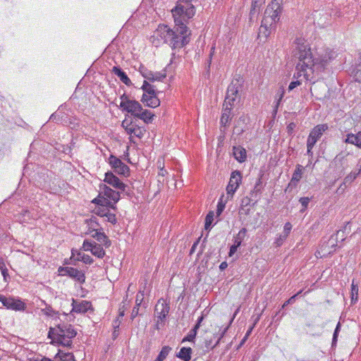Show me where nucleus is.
I'll return each instance as SVG.
<instances>
[{"mask_svg":"<svg viewBox=\"0 0 361 361\" xmlns=\"http://www.w3.org/2000/svg\"><path fill=\"white\" fill-rule=\"evenodd\" d=\"M296 47L293 50V56L299 60L296 65L297 74L293 78H298L302 75L307 80L310 79V74L319 73L323 71L326 66L334 59L337 54L336 51L329 48L324 49L319 54L318 58L312 59L309 44L302 38L295 40Z\"/></svg>","mask_w":361,"mask_h":361,"instance_id":"f257e3e1","label":"nucleus"},{"mask_svg":"<svg viewBox=\"0 0 361 361\" xmlns=\"http://www.w3.org/2000/svg\"><path fill=\"white\" fill-rule=\"evenodd\" d=\"M175 30L170 29L167 25H159L154 32L153 37L160 38L164 43L170 45L173 49L180 48L188 42V29L186 25L180 20V24L176 25Z\"/></svg>","mask_w":361,"mask_h":361,"instance_id":"f03ea898","label":"nucleus"},{"mask_svg":"<svg viewBox=\"0 0 361 361\" xmlns=\"http://www.w3.org/2000/svg\"><path fill=\"white\" fill-rule=\"evenodd\" d=\"M281 3L282 0H273L267 6L259 29V37L267 38L271 34L272 27L279 20V15L281 12Z\"/></svg>","mask_w":361,"mask_h":361,"instance_id":"7ed1b4c3","label":"nucleus"},{"mask_svg":"<svg viewBox=\"0 0 361 361\" xmlns=\"http://www.w3.org/2000/svg\"><path fill=\"white\" fill-rule=\"evenodd\" d=\"M77 332L71 324H60L55 327H50L48 338L51 339V343L59 345L71 347L72 339L75 337Z\"/></svg>","mask_w":361,"mask_h":361,"instance_id":"20e7f679","label":"nucleus"},{"mask_svg":"<svg viewBox=\"0 0 361 361\" xmlns=\"http://www.w3.org/2000/svg\"><path fill=\"white\" fill-rule=\"evenodd\" d=\"M171 11L176 25H178L180 20L183 23V21L191 18L195 15V7L191 4H187V7L178 5Z\"/></svg>","mask_w":361,"mask_h":361,"instance_id":"39448f33","label":"nucleus"},{"mask_svg":"<svg viewBox=\"0 0 361 361\" xmlns=\"http://www.w3.org/2000/svg\"><path fill=\"white\" fill-rule=\"evenodd\" d=\"M58 271L61 276H68L81 284L84 283L85 281L84 272L75 268L71 267H60Z\"/></svg>","mask_w":361,"mask_h":361,"instance_id":"423d86ee","label":"nucleus"},{"mask_svg":"<svg viewBox=\"0 0 361 361\" xmlns=\"http://www.w3.org/2000/svg\"><path fill=\"white\" fill-rule=\"evenodd\" d=\"M109 164L115 173L123 176H128L130 174L129 167L124 164L119 158L111 154L109 158Z\"/></svg>","mask_w":361,"mask_h":361,"instance_id":"0eeeda50","label":"nucleus"},{"mask_svg":"<svg viewBox=\"0 0 361 361\" xmlns=\"http://www.w3.org/2000/svg\"><path fill=\"white\" fill-rule=\"evenodd\" d=\"M238 82L235 83L233 81L228 85L226 95L223 104L224 106H231V109L235 106L238 99Z\"/></svg>","mask_w":361,"mask_h":361,"instance_id":"6e6552de","label":"nucleus"},{"mask_svg":"<svg viewBox=\"0 0 361 361\" xmlns=\"http://www.w3.org/2000/svg\"><path fill=\"white\" fill-rule=\"evenodd\" d=\"M140 73L146 80L150 82L162 81L166 77V70H162L161 72H152L148 70L144 66H141L139 69Z\"/></svg>","mask_w":361,"mask_h":361,"instance_id":"1a4fd4ad","label":"nucleus"},{"mask_svg":"<svg viewBox=\"0 0 361 361\" xmlns=\"http://www.w3.org/2000/svg\"><path fill=\"white\" fill-rule=\"evenodd\" d=\"M0 302L7 309L15 311H23L26 307L25 304L20 300L6 298L4 295L0 296Z\"/></svg>","mask_w":361,"mask_h":361,"instance_id":"9d476101","label":"nucleus"},{"mask_svg":"<svg viewBox=\"0 0 361 361\" xmlns=\"http://www.w3.org/2000/svg\"><path fill=\"white\" fill-rule=\"evenodd\" d=\"M119 106L136 118L142 110V105L138 102L133 99L125 102V103L119 105Z\"/></svg>","mask_w":361,"mask_h":361,"instance_id":"9b49d317","label":"nucleus"},{"mask_svg":"<svg viewBox=\"0 0 361 361\" xmlns=\"http://www.w3.org/2000/svg\"><path fill=\"white\" fill-rule=\"evenodd\" d=\"M104 181L112 185L116 189H118L123 192H126L127 185L121 181L120 179L116 177L111 171H108L105 173Z\"/></svg>","mask_w":361,"mask_h":361,"instance_id":"f8f14e48","label":"nucleus"},{"mask_svg":"<svg viewBox=\"0 0 361 361\" xmlns=\"http://www.w3.org/2000/svg\"><path fill=\"white\" fill-rule=\"evenodd\" d=\"M241 174L238 171L232 172L226 190L228 195H233L241 182Z\"/></svg>","mask_w":361,"mask_h":361,"instance_id":"ddd939ff","label":"nucleus"},{"mask_svg":"<svg viewBox=\"0 0 361 361\" xmlns=\"http://www.w3.org/2000/svg\"><path fill=\"white\" fill-rule=\"evenodd\" d=\"M100 188V195H103L105 196L108 200H112L114 203V204L118 202L120 200V192H116L115 190H112L111 188L106 186L104 184H101L99 186Z\"/></svg>","mask_w":361,"mask_h":361,"instance_id":"4468645a","label":"nucleus"},{"mask_svg":"<svg viewBox=\"0 0 361 361\" xmlns=\"http://www.w3.org/2000/svg\"><path fill=\"white\" fill-rule=\"evenodd\" d=\"M170 310V307L165 301L159 300L155 306V313L161 321L165 319Z\"/></svg>","mask_w":361,"mask_h":361,"instance_id":"2eb2a0df","label":"nucleus"},{"mask_svg":"<svg viewBox=\"0 0 361 361\" xmlns=\"http://www.w3.org/2000/svg\"><path fill=\"white\" fill-rule=\"evenodd\" d=\"M72 306V312L76 313H85L91 309L92 305L90 302L87 300H82L78 302L75 300H73Z\"/></svg>","mask_w":361,"mask_h":361,"instance_id":"dca6fc26","label":"nucleus"},{"mask_svg":"<svg viewBox=\"0 0 361 361\" xmlns=\"http://www.w3.org/2000/svg\"><path fill=\"white\" fill-rule=\"evenodd\" d=\"M141 101L144 104L151 108H155L160 105V100L157 94L150 95L143 94Z\"/></svg>","mask_w":361,"mask_h":361,"instance_id":"f3484780","label":"nucleus"},{"mask_svg":"<svg viewBox=\"0 0 361 361\" xmlns=\"http://www.w3.org/2000/svg\"><path fill=\"white\" fill-rule=\"evenodd\" d=\"M304 170L305 168L302 166L300 164H298L296 166V169L293 174L290 182L289 183L288 187L286 188V190H288L290 188L295 187L297 185V183L302 178V175Z\"/></svg>","mask_w":361,"mask_h":361,"instance_id":"a211bd4d","label":"nucleus"},{"mask_svg":"<svg viewBox=\"0 0 361 361\" xmlns=\"http://www.w3.org/2000/svg\"><path fill=\"white\" fill-rule=\"evenodd\" d=\"M231 107L223 105L222 114L220 119V123L222 126L226 127L228 125L232 118Z\"/></svg>","mask_w":361,"mask_h":361,"instance_id":"6ab92c4d","label":"nucleus"},{"mask_svg":"<svg viewBox=\"0 0 361 361\" xmlns=\"http://www.w3.org/2000/svg\"><path fill=\"white\" fill-rule=\"evenodd\" d=\"M112 73L117 75L125 85L128 86H130L132 85L131 80L126 73L119 67L114 66L112 68Z\"/></svg>","mask_w":361,"mask_h":361,"instance_id":"aec40b11","label":"nucleus"},{"mask_svg":"<svg viewBox=\"0 0 361 361\" xmlns=\"http://www.w3.org/2000/svg\"><path fill=\"white\" fill-rule=\"evenodd\" d=\"M92 202L97 204L102 207H106L111 208L113 209H115L116 208V206L114 205V203H112L105 196H104L103 195H100V193L99 194L97 197L94 199Z\"/></svg>","mask_w":361,"mask_h":361,"instance_id":"412c9836","label":"nucleus"},{"mask_svg":"<svg viewBox=\"0 0 361 361\" xmlns=\"http://www.w3.org/2000/svg\"><path fill=\"white\" fill-rule=\"evenodd\" d=\"M233 154L235 159L240 163L244 162L246 160V150L240 146H234L233 147Z\"/></svg>","mask_w":361,"mask_h":361,"instance_id":"4be33fe9","label":"nucleus"},{"mask_svg":"<svg viewBox=\"0 0 361 361\" xmlns=\"http://www.w3.org/2000/svg\"><path fill=\"white\" fill-rule=\"evenodd\" d=\"M345 142L353 144L361 148V131L356 135L348 134L345 139Z\"/></svg>","mask_w":361,"mask_h":361,"instance_id":"5701e85b","label":"nucleus"},{"mask_svg":"<svg viewBox=\"0 0 361 361\" xmlns=\"http://www.w3.org/2000/svg\"><path fill=\"white\" fill-rule=\"evenodd\" d=\"M94 233L92 234V237L95 238L97 241L104 244L106 247L111 245V241L108 239L107 236L104 233L97 231V229H94Z\"/></svg>","mask_w":361,"mask_h":361,"instance_id":"b1692460","label":"nucleus"},{"mask_svg":"<svg viewBox=\"0 0 361 361\" xmlns=\"http://www.w3.org/2000/svg\"><path fill=\"white\" fill-rule=\"evenodd\" d=\"M328 129L327 124H319L316 126L310 132V135L319 140L324 132Z\"/></svg>","mask_w":361,"mask_h":361,"instance_id":"393cba45","label":"nucleus"},{"mask_svg":"<svg viewBox=\"0 0 361 361\" xmlns=\"http://www.w3.org/2000/svg\"><path fill=\"white\" fill-rule=\"evenodd\" d=\"M192 352V350L191 348L183 347L180 348L176 356L183 361H190L191 359Z\"/></svg>","mask_w":361,"mask_h":361,"instance_id":"a878e982","label":"nucleus"},{"mask_svg":"<svg viewBox=\"0 0 361 361\" xmlns=\"http://www.w3.org/2000/svg\"><path fill=\"white\" fill-rule=\"evenodd\" d=\"M154 114L149 110L143 109L140 113H139V115L137 116V118L142 120L146 123H152Z\"/></svg>","mask_w":361,"mask_h":361,"instance_id":"bb28decb","label":"nucleus"},{"mask_svg":"<svg viewBox=\"0 0 361 361\" xmlns=\"http://www.w3.org/2000/svg\"><path fill=\"white\" fill-rule=\"evenodd\" d=\"M54 358L60 361H75L73 353H63L61 350H59L58 353L55 355Z\"/></svg>","mask_w":361,"mask_h":361,"instance_id":"cd10ccee","label":"nucleus"},{"mask_svg":"<svg viewBox=\"0 0 361 361\" xmlns=\"http://www.w3.org/2000/svg\"><path fill=\"white\" fill-rule=\"evenodd\" d=\"M142 89L144 91V94H147L148 95L157 94V92L155 90V86L151 85L147 80L144 81Z\"/></svg>","mask_w":361,"mask_h":361,"instance_id":"c85d7f7f","label":"nucleus"},{"mask_svg":"<svg viewBox=\"0 0 361 361\" xmlns=\"http://www.w3.org/2000/svg\"><path fill=\"white\" fill-rule=\"evenodd\" d=\"M92 254L98 258H103L105 255V251L101 245L95 243L92 251Z\"/></svg>","mask_w":361,"mask_h":361,"instance_id":"c756f323","label":"nucleus"},{"mask_svg":"<svg viewBox=\"0 0 361 361\" xmlns=\"http://www.w3.org/2000/svg\"><path fill=\"white\" fill-rule=\"evenodd\" d=\"M360 173H357V170H354L351 171L348 176H346L343 180V184L344 185H349L359 175Z\"/></svg>","mask_w":361,"mask_h":361,"instance_id":"7c9ffc66","label":"nucleus"},{"mask_svg":"<svg viewBox=\"0 0 361 361\" xmlns=\"http://www.w3.org/2000/svg\"><path fill=\"white\" fill-rule=\"evenodd\" d=\"M264 3V0H253L252 3V8L250 10V15H255L259 10L260 6Z\"/></svg>","mask_w":361,"mask_h":361,"instance_id":"2f4dec72","label":"nucleus"},{"mask_svg":"<svg viewBox=\"0 0 361 361\" xmlns=\"http://www.w3.org/2000/svg\"><path fill=\"white\" fill-rule=\"evenodd\" d=\"M250 203H251V199L250 197H248L247 196L243 197L241 200V203H240V211H244V213L245 214H248L250 209H245V208L250 206Z\"/></svg>","mask_w":361,"mask_h":361,"instance_id":"473e14b6","label":"nucleus"},{"mask_svg":"<svg viewBox=\"0 0 361 361\" xmlns=\"http://www.w3.org/2000/svg\"><path fill=\"white\" fill-rule=\"evenodd\" d=\"M198 329V325H195L193 329H192L189 333L188 334L187 336H185L182 342L185 341H193L196 335H197V331Z\"/></svg>","mask_w":361,"mask_h":361,"instance_id":"72a5a7b5","label":"nucleus"},{"mask_svg":"<svg viewBox=\"0 0 361 361\" xmlns=\"http://www.w3.org/2000/svg\"><path fill=\"white\" fill-rule=\"evenodd\" d=\"M246 233L247 229L245 228L240 229L237 235L235 237L234 243L240 245L243 240H244Z\"/></svg>","mask_w":361,"mask_h":361,"instance_id":"f704fd0d","label":"nucleus"},{"mask_svg":"<svg viewBox=\"0 0 361 361\" xmlns=\"http://www.w3.org/2000/svg\"><path fill=\"white\" fill-rule=\"evenodd\" d=\"M214 212H209L205 218V224H204V228L206 230H210L212 228V224L214 220Z\"/></svg>","mask_w":361,"mask_h":361,"instance_id":"c9c22d12","label":"nucleus"},{"mask_svg":"<svg viewBox=\"0 0 361 361\" xmlns=\"http://www.w3.org/2000/svg\"><path fill=\"white\" fill-rule=\"evenodd\" d=\"M126 131L128 134L132 135L133 134L135 136L137 137H142L143 135V133L140 128H127Z\"/></svg>","mask_w":361,"mask_h":361,"instance_id":"e433bc0d","label":"nucleus"},{"mask_svg":"<svg viewBox=\"0 0 361 361\" xmlns=\"http://www.w3.org/2000/svg\"><path fill=\"white\" fill-rule=\"evenodd\" d=\"M171 350V348L168 345H164L162 347L160 353L158 356L162 360H165L170 351Z\"/></svg>","mask_w":361,"mask_h":361,"instance_id":"4c0bfd02","label":"nucleus"},{"mask_svg":"<svg viewBox=\"0 0 361 361\" xmlns=\"http://www.w3.org/2000/svg\"><path fill=\"white\" fill-rule=\"evenodd\" d=\"M358 287L353 283L351 285V302H354L357 300Z\"/></svg>","mask_w":361,"mask_h":361,"instance_id":"58836bf2","label":"nucleus"},{"mask_svg":"<svg viewBox=\"0 0 361 361\" xmlns=\"http://www.w3.org/2000/svg\"><path fill=\"white\" fill-rule=\"evenodd\" d=\"M96 243L94 241H89L88 240H85L82 244V248L85 251H92L94 244Z\"/></svg>","mask_w":361,"mask_h":361,"instance_id":"ea45409f","label":"nucleus"},{"mask_svg":"<svg viewBox=\"0 0 361 361\" xmlns=\"http://www.w3.org/2000/svg\"><path fill=\"white\" fill-rule=\"evenodd\" d=\"M78 261H82L85 264H91L93 263V259L88 255L82 254L81 259L77 258Z\"/></svg>","mask_w":361,"mask_h":361,"instance_id":"a19ab883","label":"nucleus"},{"mask_svg":"<svg viewBox=\"0 0 361 361\" xmlns=\"http://www.w3.org/2000/svg\"><path fill=\"white\" fill-rule=\"evenodd\" d=\"M341 330V324L338 322L336 325V327L334 330V334H333V338H332V346L336 344L337 338L338 336V333Z\"/></svg>","mask_w":361,"mask_h":361,"instance_id":"79ce46f5","label":"nucleus"},{"mask_svg":"<svg viewBox=\"0 0 361 361\" xmlns=\"http://www.w3.org/2000/svg\"><path fill=\"white\" fill-rule=\"evenodd\" d=\"M341 330V324L338 322L336 325V327L334 330V334H333V338H332V346L336 344L337 338L338 336V333Z\"/></svg>","mask_w":361,"mask_h":361,"instance_id":"37998d69","label":"nucleus"},{"mask_svg":"<svg viewBox=\"0 0 361 361\" xmlns=\"http://www.w3.org/2000/svg\"><path fill=\"white\" fill-rule=\"evenodd\" d=\"M318 140H319L310 134L307 140V148H313Z\"/></svg>","mask_w":361,"mask_h":361,"instance_id":"c03bdc74","label":"nucleus"},{"mask_svg":"<svg viewBox=\"0 0 361 361\" xmlns=\"http://www.w3.org/2000/svg\"><path fill=\"white\" fill-rule=\"evenodd\" d=\"M354 78L356 81L361 82V63L354 71Z\"/></svg>","mask_w":361,"mask_h":361,"instance_id":"a18cd8bd","label":"nucleus"},{"mask_svg":"<svg viewBox=\"0 0 361 361\" xmlns=\"http://www.w3.org/2000/svg\"><path fill=\"white\" fill-rule=\"evenodd\" d=\"M0 270L2 275L4 276V279H6V276H8V269L2 258H0Z\"/></svg>","mask_w":361,"mask_h":361,"instance_id":"49530a36","label":"nucleus"},{"mask_svg":"<svg viewBox=\"0 0 361 361\" xmlns=\"http://www.w3.org/2000/svg\"><path fill=\"white\" fill-rule=\"evenodd\" d=\"M310 201V198L307 197H300L299 200L300 203L302 204L303 208L300 210L301 212H303L305 209L307 207Z\"/></svg>","mask_w":361,"mask_h":361,"instance_id":"de8ad7c7","label":"nucleus"},{"mask_svg":"<svg viewBox=\"0 0 361 361\" xmlns=\"http://www.w3.org/2000/svg\"><path fill=\"white\" fill-rule=\"evenodd\" d=\"M292 229V224L290 222H286L283 227V237L287 238Z\"/></svg>","mask_w":361,"mask_h":361,"instance_id":"09e8293b","label":"nucleus"},{"mask_svg":"<svg viewBox=\"0 0 361 361\" xmlns=\"http://www.w3.org/2000/svg\"><path fill=\"white\" fill-rule=\"evenodd\" d=\"M143 298H144V292L140 290L136 295L135 305L140 307L142 302Z\"/></svg>","mask_w":361,"mask_h":361,"instance_id":"8fccbe9b","label":"nucleus"},{"mask_svg":"<svg viewBox=\"0 0 361 361\" xmlns=\"http://www.w3.org/2000/svg\"><path fill=\"white\" fill-rule=\"evenodd\" d=\"M301 292H302V291L300 290V291H299L297 294H295V295H293L292 297H290V298L287 301H286V302L283 303V305H282V307H282V308H284V307H285L286 306H287L288 305L294 303V302H295V298H296V297H297L299 294H300V293H301Z\"/></svg>","mask_w":361,"mask_h":361,"instance_id":"3c124183","label":"nucleus"},{"mask_svg":"<svg viewBox=\"0 0 361 361\" xmlns=\"http://www.w3.org/2000/svg\"><path fill=\"white\" fill-rule=\"evenodd\" d=\"M284 89L283 88H280L277 92V96H278V99H277V102H276V108H278L279 104H280V102L281 101L282 98L284 96Z\"/></svg>","mask_w":361,"mask_h":361,"instance_id":"603ef678","label":"nucleus"},{"mask_svg":"<svg viewBox=\"0 0 361 361\" xmlns=\"http://www.w3.org/2000/svg\"><path fill=\"white\" fill-rule=\"evenodd\" d=\"M109 211V207H106V208H104V207H103L102 208L99 207L97 209L96 214L100 216H105V215H106V214Z\"/></svg>","mask_w":361,"mask_h":361,"instance_id":"864d4df0","label":"nucleus"},{"mask_svg":"<svg viewBox=\"0 0 361 361\" xmlns=\"http://www.w3.org/2000/svg\"><path fill=\"white\" fill-rule=\"evenodd\" d=\"M105 216L107 219V221L111 224H116V215L114 214L110 213L109 211L107 212L106 215Z\"/></svg>","mask_w":361,"mask_h":361,"instance_id":"5fc2aeb1","label":"nucleus"},{"mask_svg":"<svg viewBox=\"0 0 361 361\" xmlns=\"http://www.w3.org/2000/svg\"><path fill=\"white\" fill-rule=\"evenodd\" d=\"M301 85V81L299 80H296L295 81H292L288 86V91H292L294 90L296 87Z\"/></svg>","mask_w":361,"mask_h":361,"instance_id":"6e6d98bb","label":"nucleus"},{"mask_svg":"<svg viewBox=\"0 0 361 361\" xmlns=\"http://www.w3.org/2000/svg\"><path fill=\"white\" fill-rule=\"evenodd\" d=\"M240 246V245L234 243V244L231 245L230 247L228 255L231 257L233 255H234Z\"/></svg>","mask_w":361,"mask_h":361,"instance_id":"4d7b16f0","label":"nucleus"},{"mask_svg":"<svg viewBox=\"0 0 361 361\" xmlns=\"http://www.w3.org/2000/svg\"><path fill=\"white\" fill-rule=\"evenodd\" d=\"M286 239V238H283V235L281 234L276 239V241H275V244H276V247H280L283 241Z\"/></svg>","mask_w":361,"mask_h":361,"instance_id":"13d9d810","label":"nucleus"},{"mask_svg":"<svg viewBox=\"0 0 361 361\" xmlns=\"http://www.w3.org/2000/svg\"><path fill=\"white\" fill-rule=\"evenodd\" d=\"M224 208H225V204H223L221 202H219L217 204V209H216L217 216H219L222 213Z\"/></svg>","mask_w":361,"mask_h":361,"instance_id":"bf43d9fd","label":"nucleus"},{"mask_svg":"<svg viewBox=\"0 0 361 361\" xmlns=\"http://www.w3.org/2000/svg\"><path fill=\"white\" fill-rule=\"evenodd\" d=\"M48 357L38 355L37 357H33L29 359V361H47Z\"/></svg>","mask_w":361,"mask_h":361,"instance_id":"052dcab7","label":"nucleus"},{"mask_svg":"<svg viewBox=\"0 0 361 361\" xmlns=\"http://www.w3.org/2000/svg\"><path fill=\"white\" fill-rule=\"evenodd\" d=\"M138 313H139V307L135 305L133 307L132 312H131V319H135L138 315Z\"/></svg>","mask_w":361,"mask_h":361,"instance_id":"680f3d73","label":"nucleus"},{"mask_svg":"<svg viewBox=\"0 0 361 361\" xmlns=\"http://www.w3.org/2000/svg\"><path fill=\"white\" fill-rule=\"evenodd\" d=\"M229 325H230V324H229L226 327H225V328L224 329V330L222 331V332H221V336H220L219 338L218 339V341H217L216 343L215 344V346H216V345H217L219 343V342H220L221 339L224 336V335H225L226 332L227 331V330H228V328H229Z\"/></svg>","mask_w":361,"mask_h":361,"instance_id":"e2e57ef3","label":"nucleus"},{"mask_svg":"<svg viewBox=\"0 0 361 361\" xmlns=\"http://www.w3.org/2000/svg\"><path fill=\"white\" fill-rule=\"evenodd\" d=\"M121 102L120 103V105H121L123 103H125V102L130 101L131 99H128V97L126 95V94H123L121 96Z\"/></svg>","mask_w":361,"mask_h":361,"instance_id":"0e129e2a","label":"nucleus"},{"mask_svg":"<svg viewBox=\"0 0 361 361\" xmlns=\"http://www.w3.org/2000/svg\"><path fill=\"white\" fill-rule=\"evenodd\" d=\"M214 47H212L211 49V52H210V54H209V58L207 61V66H208V68L210 67V64H211V61H212V54H213V52H214Z\"/></svg>","mask_w":361,"mask_h":361,"instance_id":"69168bd1","label":"nucleus"},{"mask_svg":"<svg viewBox=\"0 0 361 361\" xmlns=\"http://www.w3.org/2000/svg\"><path fill=\"white\" fill-rule=\"evenodd\" d=\"M355 169L357 170V173H361V158L359 159L356 168Z\"/></svg>","mask_w":361,"mask_h":361,"instance_id":"338daca9","label":"nucleus"},{"mask_svg":"<svg viewBox=\"0 0 361 361\" xmlns=\"http://www.w3.org/2000/svg\"><path fill=\"white\" fill-rule=\"evenodd\" d=\"M228 267V264L227 262H223L221 263L220 266H219V269L223 271L224 270L226 267Z\"/></svg>","mask_w":361,"mask_h":361,"instance_id":"774afa93","label":"nucleus"}]
</instances>
